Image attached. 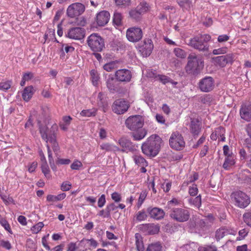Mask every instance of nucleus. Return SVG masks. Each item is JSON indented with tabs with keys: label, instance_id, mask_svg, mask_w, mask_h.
Here are the masks:
<instances>
[{
	"label": "nucleus",
	"instance_id": "1",
	"mask_svg": "<svg viewBox=\"0 0 251 251\" xmlns=\"http://www.w3.org/2000/svg\"><path fill=\"white\" fill-rule=\"evenodd\" d=\"M162 142L159 136L156 134L150 136L142 145L143 153L149 156H156L160 151Z\"/></svg>",
	"mask_w": 251,
	"mask_h": 251
},
{
	"label": "nucleus",
	"instance_id": "2",
	"mask_svg": "<svg viewBox=\"0 0 251 251\" xmlns=\"http://www.w3.org/2000/svg\"><path fill=\"white\" fill-rule=\"evenodd\" d=\"M39 132L43 140L46 143L49 142L52 144V148L54 151L59 150V146L56 142V134L58 129L57 126L54 124L49 129L47 126L43 125L40 122L38 123Z\"/></svg>",
	"mask_w": 251,
	"mask_h": 251
},
{
	"label": "nucleus",
	"instance_id": "3",
	"mask_svg": "<svg viewBox=\"0 0 251 251\" xmlns=\"http://www.w3.org/2000/svg\"><path fill=\"white\" fill-rule=\"evenodd\" d=\"M188 63L185 69L187 73L193 75L199 74L203 68V61L201 57L194 53H191L188 57Z\"/></svg>",
	"mask_w": 251,
	"mask_h": 251
},
{
	"label": "nucleus",
	"instance_id": "4",
	"mask_svg": "<svg viewBox=\"0 0 251 251\" xmlns=\"http://www.w3.org/2000/svg\"><path fill=\"white\" fill-rule=\"evenodd\" d=\"M210 39L208 34L196 36L189 40L188 45L200 51H206L208 49L207 42Z\"/></svg>",
	"mask_w": 251,
	"mask_h": 251
},
{
	"label": "nucleus",
	"instance_id": "5",
	"mask_svg": "<svg viewBox=\"0 0 251 251\" xmlns=\"http://www.w3.org/2000/svg\"><path fill=\"white\" fill-rule=\"evenodd\" d=\"M87 42L90 49L95 52L101 51L105 48L104 39L98 33L91 34Z\"/></svg>",
	"mask_w": 251,
	"mask_h": 251
},
{
	"label": "nucleus",
	"instance_id": "6",
	"mask_svg": "<svg viewBox=\"0 0 251 251\" xmlns=\"http://www.w3.org/2000/svg\"><path fill=\"white\" fill-rule=\"evenodd\" d=\"M231 197L235 202V205L240 208H246L251 202L250 197L241 191L234 192Z\"/></svg>",
	"mask_w": 251,
	"mask_h": 251
},
{
	"label": "nucleus",
	"instance_id": "7",
	"mask_svg": "<svg viewBox=\"0 0 251 251\" xmlns=\"http://www.w3.org/2000/svg\"><path fill=\"white\" fill-rule=\"evenodd\" d=\"M144 118L139 115L131 116L125 122L126 126L132 131H137L141 128L144 125Z\"/></svg>",
	"mask_w": 251,
	"mask_h": 251
},
{
	"label": "nucleus",
	"instance_id": "8",
	"mask_svg": "<svg viewBox=\"0 0 251 251\" xmlns=\"http://www.w3.org/2000/svg\"><path fill=\"white\" fill-rule=\"evenodd\" d=\"M170 217L178 222L187 221L190 218V212L188 210L181 208L172 209L170 213Z\"/></svg>",
	"mask_w": 251,
	"mask_h": 251
},
{
	"label": "nucleus",
	"instance_id": "9",
	"mask_svg": "<svg viewBox=\"0 0 251 251\" xmlns=\"http://www.w3.org/2000/svg\"><path fill=\"white\" fill-rule=\"evenodd\" d=\"M170 147L176 151H180L185 147V142L181 134L178 132L172 134L169 139Z\"/></svg>",
	"mask_w": 251,
	"mask_h": 251
},
{
	"label": "nucleus",
	"instance_id": "10",
	"mask_svg": "<svg viewBox=\"0 0 251 251\" xmlns=\"http://www.w3.org/2000/svg\"><path fill=\"white\" fill-rule=\"evenodd\" d=\"M126 36L129 41L133 43L137 42L142 39L143 32L139 27H131L127 29Z\"/></svg>",
	"mask_w": 251,
	"mask_h": 251
},
{
	"label": "nucleus",
	"instance_id": "11",
	"mask_svg": "<svg viewBox=\"0 0 251 251\" xmlns=\"http://www.w3.org/2000/svg\"><path fill=\"white\" fill-rule=\"evenodd\" d=\"M85 11L84 5L79 2L74 3L69 5L67 10L68 17L74 18L81 15Z\"/></svg>",
	"mask_w": 251,
	"mask_h": 251
},
{
	"label": "nucleus",
	"instance_id": "12",
	"mask_svg": "<svg viewBox=\"0 0 251 251\" xmlns=\"http://www.w3.org/2000/svg\"><path fill=\"white\" fill-rule=\"evenodd\" d=\"M113 112L117 114H122L127 111L129 107L128 102L124 99L116 100L112 105Z\"/></svg>",
	"mask_w": 251,
	"mask_h": 251
},
{
	"label": "nucleus",
	"instance_id": "13",
	"mask_svg": "<svg viewBox=\"0 0 251 251\" xmlns=\"http://www.w3.org/2000/svg\"><path fill=\"white\" fill-rule=\"evenodd\" d=\"M214 81L212 77L207 76L200 80L199 83L200 89L204 92H208L213 90Z\"/></svg>",
	"mask_w": 251,
	"mask_h": 251
},
{
	"label": "nucleus",
	"instance_id": "14",
	"mask_svg": "<svg viewBox=\"0 0 251 251\" xmlns=\"http://www.w3.org/2000/svg\"><path fill=\"white\" fill-rule=\"evenodd\" d=\"M116 79L120 82H129L132 77V74L130 70L126 69L117 70L115 74Z\"/></svg>",
	"mask_w": 251,
	"mask_h": 251
},
{
	"label": "nucleus",
	"instance_id": "15",
	"mask_svg": "<svg viewBox=\"0 0 251 251\" xmlns=\"http://www.w3.org/2000/svg\"><path fill=\"white\" fill-rule=\"evenodd\" d=\"M153 48V45L150 39H145L143 44L139 46V50L143 57L149 56L151 54Z\"/></svg>",
	"mask_w": 251,
	"mask_h": 251
},
{
	"label": "nucleus",
	"instance_id": "16",
	"mask_svg": "<svg viewBox=\"0 0 251 251\" xmlns=\"http://www.w3.org/2000/svg\"><path fill=\"white\" fill-rule=\"evenodd\" d=\"M214 63L221 67H224L228 63H231L233 61V55L232 53L225 55L219 56L213 58Z\"/></svg>",
	"mask_w": 251,
	"mask_h": 251
},
{
	"label": "nucleus",
	"instance_id": "17",
	"mask_svg": "<svg viewBox=\"0 0 251 251\" xmlns=\"http://www.w3.org/2000/svg\"><path fill=\"white\" fill-rule=\"evenodd\" d=\"M67 35L70 38L80 40L84 36L85 30L81 27H74L69 30Z\"/></svg>",
	"mask_w": 251,
	"mask_h": 251
},
{
	"label": "nucleus",
	"instance_id": "18",
	"mask_svg": "<svg viewBox=\"0 0 251 251\" xmlns=\"http://www.w3.org/2000/svg\"><path fill=\"white\" fill-rule=\"evenodd\" d=\"M234 233L235 231L232 228L223 226L216 230L215 238L217 241H219L225 236L228 234H234Z\"/></svg>",
	"mask_w": 251,
	"mask_h": 251
},
{
	"label": "nucleus",
	"instance_id": "19",
	"mask_svg": "<svg viewBox=\"0 0 251 251\" xmlns=\"http://www.w3.org/2000/svg\"><path fill=\"white\" fill-rule=\"evenodd\" d=\"M141 228L143 232L149 235L157 234L160 230V226L158 225L152 223L143 225Z\"/></svg>",
	"mask_w": 251,
	"mask_h": 251
},
{
	"label": "nucleus",
	"instance_id": "20",
	"mask_svg": "<svg viewBox=\"0 0 251 251\" xmlns=\"http://www.w3.org/2000/svg\"><path fill=\"white\" fill-rule=\"evenodd\" d=\"M110 19V14L107 11H102L97 14L96 22L99 26H104L107 24Z\"/></svg>",
	"mask_w": 251,
	"mask_h": 251
},
{
	"label": "nucleus",
	"instance_id": "21",
	"mask_svg": "<svg viewBox=\"0 0 251 251\" xmlns=\"http://www.w3.org/2000/svg\"><path fill=\"white\" fill-rule=\"evenodd\" d=\"M147 212L151 218L156 220H161L165 215L163 210L158 207H149L147 208Z\"/></svg>",
	"mask_w": 251,
	"mask_h": 251
},
{
	"label": "nucleus",
	"instance_id": "22",
	"mask_svg": "<svg viewBox=\"0 0 251 251\" xmlns=\"http://www.w3.org/2000/svg\"><path fill=\"white\" fill-rule=\"evenodd\" d=\"M225 128L222 126H219L215 129L210 136V138L213 140H216L217 139L221 141H225Z\"/></svg>",
	"mask_w": 251,
	"mask_h": 251
},
{
	"label": "nucleus",
	"instance_id": "23",
	"mask_svg": "<svg viewBox=\"0 0 251 251\" xmlns=\"http://www.w3.org/2000/svg\"><path fill=\"white\" fill-rule=\"evenodd\" d=\"M241 118L246 121L251 120V105H242L240 110Z\"/></svg>",
	"mask_w": 251,
	"mask_h": 251
},
{
	"label": "nucleus",
	"instance_id": "24",
	"mask_svg": "<svg viewBox=\"0 0 251 251\" xmlns=\"http://www.w3.org/2000/svg\"><path fill=\"white\" fill-rule=\"evenodd\" d=\"M97 100L98 106L102 107L103 111L106 112L108 108V102L105 95L103 93L100 92L98 94Z\"/></svg>",
	"mask_w": 251,
	"mask_h": 251
},
{
	"label": "nucleus",
	"instance_id": "25",
	"mask_svg": "<svg viewBox=\"0 0 251 251\" xmlns=\"http://www.w3.org/2000/svg\"><path fill=\"white\" fill-rule=\"evenodd\" d=\"M119 143L120 146L125 149V150L129 151H133L134 149V146L131 141L126 137H122L119 140Z\"/></svg>",
	"mask_w": 251,
	"mask_h": 251
},
{
	"label": "nucleus",
	"instance_id": "26",
	"mask_svg": "<svg viewBox=\"0 0 251 251\" xmlns=\"http://www.w3.org/2000/svg\"><path fill=\"white\" fill-rule=\"evenodd\" d=\"M35 92L34 89L32 86L26 87L22 94V97L24 100L28 101L32 97Z\"/></svg>",
	"mask_w": 251,
	"mask_h": 251
},
{
	"label": "nucleus",
	"instance_id": "27",
	"mask_svg": "<svg viewBox=\"0 0 251 251\" xmlns=\"http://www.w3.org/2000/svg\"><path fill=\"white\" fill-rule=\"evenodd\" d=\"M176 2L184 11L190 10L192 6L191 0H176Z\"/></svg>",
	"mask_w": 251,
	"mask_h": 251
},
{
	"label": "nucleus",
	"instance_id": "28",
	"mask_svg": "<svg viewBox=\"0 0 251 251\" xmlns=\"http://www.w3.org/2000/svg\"><path fill=\"white\" fill-rule=\"evenodd\" d=\"M201 127L197 120H192L191 122V131L194 136H198L201 131Z\"/></svg>",
	"mask_w": 251,
	"mask_h": 251
},
{
	"label": "nucleus",
	"instance_id": "29",
	"mask_svg": "<svg viewBox=\"0 0 251 251\" xmlns=\"http://www.w3.org/2000/svg\"><path fill=\"white\" fill-rule=\"evenodd\" d=\"M136 133H132L131 136L134 140L139 141L143 139L147 134V131L144 128L140 129Z\"/></svg>",
	"mask_w": 251,
	"mask_h": 251
},
{
	"label": "nucleus",
	"instance_id": "30",
	"mask_svg": "<svg viewBox=\"0 0 251 251\" xmlns=\"http://www.w3.org/2000/svg\"><path fill=\"white\" fill-rule=\"evenodd\" d=\"M234 164V157L233 154H231L226 156L223 167L225 169L227 170L229 167Z\"/></svg>",
	"mask_w": 251,
	"mask_h": 251
},
{
	"label": "nucleus",
	"instance_id": "31",
	"mask_svg": "<svg viewBox=\"0 0 251 251\" xmlns=\"http://www.w3.org/2000/svg\"><path fill=\"white\" fill-rule=\"evenodd\" d=\"M100 148L106 151H116L120 150L119 148L109 143L102 144L100 146Z\"/></svg>",
	"mask_w": 251,
	"mask_h": 251
},
{
	"label": "nucleus",
	"instance_id": "32",
	"mask_svg": "<svg viewBox=\"0 0 251 251\" xmlns=\"http://www.w3.org/2000/svg\"><path fill=\"white\" fill-rule=\"evenodd\" d=\"M146 251H162V246L159 242H155L148 245Z\"/></svg>",
	"mask_w": 251,
	"mask_h": 251
},
{
	"label": "nucleus",
	"instance_id": "33",
	"mask_svg": "<svg viewBox=\"0 0 251 251\" xmlns=\"http://www.w3.org/2000/svg\"><path fill=\"white\" fill-rule=\"evenodd\" d=\"M135 239H136V246L137 251H144L145 249H144L143 242L142 240L141 235L138 233H136L135 234Z\"/></svg>",
	"mask_w": 251,
	"mask_h": 251
},
{
	"label": "nucleus",
	"instance_id": "34",
	"mask_svg": "<svg viewBox=\"0 0 251 251\" xmlns=\"http://www.w3.org/2000/svg\"><path fill=\"white\" fill-rule=\"evenodd\" d=\"M188 201L191 205L199 208L201 204V196L199 195L195 198H190L188 199Z\"/></svg>",
	"mask_w": 251,
	"mask_h": 251
},
{
	"label": "nucleus",
	"instance_id": "35",
	"mask_svg": "<svg viewBox=\"0 0 251 251\" xmlns=\"http://www.w3.org/2000/svg\"><path fill=\"white\" fill-rule=\"evenodd\" d=\"M97 112V109L96 108H92L90 109L83 110L80 113L82 116L85 117H94L96 116Z\"/></svg>",
	"mask_w": 251,
	"mask_h": 251
},
{
	"label": "nucleus",
	"instance_id": "36",
	"mask_svg": "<svg viewBox=\"0 0 251 251\" xmlns=\"http://www.w3.org/2000/svg\"><path fill=\"white\" fill-rule=\"evenodd\" d=\"M90 75L93 84L94 86H97L98 84V81L100 79L99 75L97 71L95 70H91Z\"/></svg>",
	"mask_w": 251,
	"mask_h": 251
},
{
	"label": "nucleus",
	"instance_id": "37",
	"mask_svg": "<svg viewBox=\"0 0 251 251\" xmlns=\"http://www.w3.org/2000/svg\"><path fill=\"white\" fill-rule=\"evenodd\" d=\"M106 86L110 91L114 92L116 91L115 81L113 77L109 78L107 80Z\"/></svg>",
	"mask_w": 251,
	"mask_h": 251
},
{
	"label": "nucleus",
	"instance_id": "38",
	"mask_svg": "<svg viewBox=\"0 0 251 251\" xmlns=\"http://www.w3.org/2000/svg\"><path fill=\"white\" fill-rule=\"evenodd\" d=\"M117 68V62L116 61H111L105 64L103 66L104 70L107 72H111Z\"/></svg>",
	"mask_w": 251,
	"mask_h": 251
},
{
	"label": "nucleus",
	"instance_id": "39",
	"mask_svg": "<svg viewBox=\"0 0 251 251\" xmlns=\"http://www.w3.org/2000/svg\"><path fill=\"white\" fill-rule=\"evenodd\" d=\"M135 163L139 166H148L146 160L141 156L135 155L133 157Z\"/></svg>",
	"mask_w": 251,
	"mask_h": 251
},
{
	"label": "nucleus",
	"instance_id": "40",
	"mask_svg": "<svg viewBox=\"0 0 251 251\" xmlns=\"http://www.w3.org/2000/svg\"><path fill=\"white\" fill-rule=\"evenodd\" d=\"M148 216L146 212L142 210L137 212L135 216V220L138 222H141L145 220Z\"/></svg>",
	"mask_w": 251,
	"mask_h": 251
},
{
	"label": "nucleus",
	"instance_id": "41",
	"mask_svg": "<svg viewBox=\"0 0 251 251\" xmlns=\"http://www.w3.org/2000/svg\"><path fill=\"white\" fill-rule=\"evenodd\" d=\"M173 52L175 55L178 58L183 59L186 57V52L180 48H175Z\"/></svg>",
	"mask_w": 251,
	"mask_h": 251
},
{
	"label": "nucleus",
	"instance_id": "42",
	"mask_svg": "<svg viewBox=\"0 0 251 251\" xmlns=\"http://www.w3.org/2000/svg\"><path fill=\"white\" fill-rule=\"evenodd\" d=\"M117 208V205H116L114 203H111L108 204L105 208L106 215H104V217H109L110 215V212L111 211L116 210Z\"/></svg>",
	"mask_w": 251,
	"mask_h": 251
},
{
	"label": "nucleus",
	"instance_id": "43",
	"mask_svg": "<svg viewBox=\"0 0 251 251\" xmlns=\"http://www.w3.org/2000/svg\"><path fill=\"white\" fill-rule=\"evenodd\" d=\"M122 20L123 16L121 13L118 12H116L114 13L113 19V23H114V24L118 26L121 25Z\"/></svg>",
	"mask_w": 251,
	"mask_h": 251
},
{
	"label": "nucleus",
	"instance_id": "44",
	"mask_svg": "<svg viewBox=\"0 0 251 251\" xmlns=\"http://www.w3.org/2000/svg\"><path fill=\"white\" fill-rule=\"evenodd\" d=\"M129 16L131 18L136 21H139L141 18V14L135 8L130 11Z\"/></svg>",
	"mask_w": 251,
	"mask_h": 251
},
{
	"label": "nucleus",
	"instance_id": "45",
	"mask_svg": "<svg viewBox=\"0 0 251 251\" xmlns=\"http://www.w3.org/2000/svg\"><path fill=\"white\" fill-rule=\"evenodd\" d=\"M0 224L10 234H12L9 224L8 222L2 217L0 216Z\"/></svg>",
	"mask_w": 251,
	"mask_h": 251
},
{
	"label": "nucleus",
	"instance_id": "46",
	"mask_svg": "<svg viewBox=\"0 0 251 251\" xmlns=\"http://www.w3.org/2000/svg\"><path fill=\"white\" fill-rule=\"evenodd\" d=\"M135 9L138 11L141 15H142L148 10V5L147 3H141L135 8Z\"/></svg>",
	"mask_w": 251,
	"mask_h": 251
},
{
	"label": "nucleus",
	"instance_id": "47",
	"mask_svg": "<svg viewBox=\"0 0 251 251\" xmlns=\"http://www.w3.org/2000/svg\"><path fill=\"white\" fill-rule=\"evenodd\" d=\"M42 171L43 173L44 174L46 177H47L48 179H50L51 177V176L50 174V170L47 164L46 161L44 162L41 166Z\"/></svg>",
	"mask_w": 251,
	"mask_h": 251
},
{
	"label": "nucleus",
	"instance_id": "48",
	"mask_svg": "<svg viewBox=\"0 0 251 251\" xmlns=\"http://www.w3.org/2000/svg\"><path fill=\"white\" fill-rule=\"evenodd\" d=\"M147 196V192L146 191H143L140 195L138 202L137 203V206L138 208H139L145 201L146 197Z\"/></svg>",
	"mask_w": 251,
	"mask_h": 251
},
{
	"label": "nucleus",
	"instance_id": "49",
	"mask_svg": "<svg viewBox=\"0 0 251 251\" xmlns=\"http://www.w3.org/2000/svg\"><path fill=\"white\" fill-rule=\"evenodd\" d=\"M11 80L0 82V90L5 91L8 90L11 87Z\"/></svg>",
	"mask_w": 251,
	"mask_h": 251
},
{
	"label": "nucleus",
	"instance_id": "50",
	"mask_svg": "<svg viewBox=\"0 0 251 251\" xmlns=\"http://www.w3.org/2000/svg\"><path fill=\"white\" fill-rule=\"evenodd\" d=\"M44 226L43 222H39L31 228V230L33 233H37L41 230Z\"/></svg>",
	"mask_w": 251,
	"mask_h": 251
},
{
	"label": "nucleus",
	"instance_id": "51",
	"mask_svg": "<svg viewBox=\"0 0 251 251\" xmlns=\"http://www.w3.org/2000/svg\"><path fill=\"white\" fill-rule=\"evenodd\" d=\"M116 4L120 7H126L130 3V0H115Z\"/></svg>",
	"mask_w": 251,
	"mask_h": 251
},
{
	"label": "nucleus",
	"instance_id": "52",
	"mask_svg": "<svg viewBox=\"0 0 251 251\" xmlns=\"http://www.w3.org/2000/svg\"><path fill=\"white\" fill-rule=\"evenodd\" d=\"M198 192V189L196 184H192V186H190L189 189V193L191 196H195L197 195Z\"/></svg>",
	"mask_w": 251,
	"mask_h": 251
},
{
	"label": "nucleus",
	"instance_id": "53",
	"mask_svg": "<svg viewBox=\"0 0 251 251\" xmlns=\"http://www.w3.org/2000/svg\"><path fill=\"white\" fill-rule=\"evenodd\" d=\"M227 48L226 47L221 48L217 49H214L213 50V54L215 55H218L221 54H225L227 52Z\"/></svg>",
	"mask_w": 251,
	"mask_h": 251
},
{
	"label": "nucleus",
	"instance_id": "54",
	"mask_svg": "<svg viewBox=\"0 0 251 251\" xmlns=\"http://www.w3.org/2000/svg\"><path fill=\"white\" fill-rule=\"evenodd\" d=\"M111 198L115 202H119L122 200L121 194L115 192L111 194Z\"/></svg>",
	"mask_w": 251,
	"mask_h": 251
},
{
	"label": "nucleus",
	"instance_id": "55",
	"mask_svg": "<svg viewBox=\"0 0 251 251\" xmlns=\"http://www.w3.org/2000/svg\"><path fill=\"white\" fill-rule=\"evenodd\" d=\"M245 222L250 226H251V213H245L243 215Z\"/></svg>",
	"mask_w": 251,
	"mask_h": 251
},
{
	"label": "nucleus",
	"instance_id": "56",
	"mask_svg": "<svg viewBox=\"0 0 251 251\" xmlns=\"http://www.w3.org/2000/svg\"><path fill=\"white\" fill-rule=\"evenodd\" d=\"M158 79L160 80L163 84H166L170 82L171 79L165 75H158Z\"/></svg>",
	"mask_w": 251,
	"mask_h": 251
},
{
	"label": "nucleus",
	"instance_id": "57",
	"mask_svg": "<svg viewBox=\"0 0 251 251\" xmlns=\"http://www.w3.org/2000/svg\"><path fill=\"white\" fill-rule=\"evenodd\" d=\"M71 184L67 181L62 183L61 186V189L63 191H69L71 189Z\"/></svg>",
	"mask_w": 251,
	"mask_h": 251
},
{
	"label": "nucleus",
	"instance_id": "58",
	"mask_svg": "<svg viewBox=\"0 0 251 251\" xmlns=\"http://www.w3.org/2000/svg\"><path fill=\"white\" fill-rule=\"evenodd\" d=\"M0 245L1 247L7 250H10L12 248L11 244L7 241L1 240L0 241Z\"/></svg>",
	"mask_w": 251,
	"mask_h": 251
},
{
	"label": "nucleus",
	"instance_id": "59",
	"mask_svg": "<svg viewBox=\"0 0 251 251\" xmlns=\"http://www.w3.org/2000/svg\"><path fill=\"white\" fill-rule=\"evenodd\" d=\"M82 166L81 162L76 160L74 161L71 165V168L73 170H78L79 168Z\"/></svg>",
	"mask_w": 251,
	"mask_h": 251
},
{
	"label": "nucleus",
	"instance_id": "60",
	"mask_svg": "<svg viewBox=\"0 0 251 251\" xmlns=\"http://www.w3.org/2000/svg\"><path fill=\"white\" fill-rule=\"evenodd\" d=\"M106 202L105 196L104 194L102 195L98 200V206L99 207H102L104 206Z\"/></svg>",
	"mask_w": 251,
	"mask_h": 251
},
{
	"label": "nucleus",
	"instance_id": "61",
	"mask_svg": "<svg viewBox=\"0 0 251 251\" xmlns=\"http://www.w3.org/2000/svg\"><path fill=\"white\" fill-rule=\"evenodd\" d=\"M71 160L69 159L58 158L56 160L57 164L67 165L69 164Z\"/></svg>",
	"mask_w": 251,
	"mask_h": 251
},
{
	"label": "nucleus",
	"instance_id": "62",
	"mask_svg": "<svg viewBox=\"0 0 251 251\" xmlns=\"http://www.w3.org/2000/svg\"><path fill=\"white\" fill-rule=\"evenodd\" d=\"M248 231L246 229H243L239 231V235L240 237L237 238L238 240H241L244 239L247 235Z\"/></svg>",
	"mask_w": 251,
	"mask_h": 251
},
{
	"label": "nucleus",
	"instance_id": "63",
	"mask_svg": "<svg viewBox=\"0 0 251 251\" xmlns=\"http://www.w3.org/2000/svg\"><path fill=\"white\" fill-rule=\"evenodd\" d=\"M229 39V37L227 36V35H219L218 37V41L219 43H223L227 41H228Z\"/></svg>",
	"mask_w": 251,
	"mask_h": 251
},
{
	"label": "nucleus",
	"instance_id": "64",
	"mask_svg": "<svg viewBox=\"0 0 251 251\" xmlns=\"http://www.w3.org/2000/svg\"><path fill=\"white\" fill-rule=\"evenodd\" d=\"M199 251H217V249L215 247L212 246L201 247L199 248Z\"/></svg>",
	"mask_w": 251,
	"mask_h": 251
}]
</instances>
